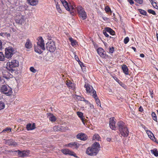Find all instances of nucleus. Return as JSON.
<instances>
[{
  "label": "nucleus",
  "mask_w": 158,
  "mask_h": 158,
  "mask_svg": "<svg viewBox=\"0 0 158 158\" xmlns=\"http://www.w3.org/2000/svg\"><path fill=\"white\" fill-rule=\"evenodd\" d=\"M100 146L98 142H95L91 147H88L86 151V153L90 156H96L98 152Z\"/></svg>",
  "instance_id": "nucleus-1"
},
{
  "label": "nucleus",
  "mask_w": 158,
  "mask_h": 158,
  "mask_svg": "<svg viewBox=\"0 0 158 158\" xmlns=\"http://www.w3.org/2000/svg\"><path fill=\"white\" fill-rule=\"evenodd\" d=\"M18 61L14 60L11 62H8L6 65V68L9 72L12 73H15L17 72V68L19 65Z\"/></svg>",
  "instance_id": "nucleus-2"
},
{
  "label": "nucleus",
  "mask_w": 158,
  "mask_h": 158,
  "mask_svg": "<svg viewBox=\"0 0 158 158\" xmlns=\"http://www.w3.org/2000/svg\"><path fill=\"white\" fill-rule=\"evenodd\" d=\"M119 135L124 137H127L129 134V131L127 128L125 126V123L122 121H120L117 123Z\"/></svg>",
  "instance_id": "nucleus-3"
},
{
  "label": "nucleus",
  "mask_w": 158,
  "mask_h": 158,
  "mask_svg": "<svg viewBox=\"0 0 158 158\" xmlns=\"http://www.w3.org/2000/svg\"><path fill=\"white\" fill-rule=\"evenodd\" d=\"M38 38L39 39L38 40V41L37 42V46L35 45L34 46V50L36 52L39 53H41L42 52L41 49L43 50H45L44 44V40L43 39L42 37H40Z\"/></svg>",
  "instance_id": "nucleus-4"
},
{
  "label": "nucleus",
  "mask_w": 158,
  "mask_h": 158,
  "mask_svg": "<svg viewBox=\"0 0 158 158\" xmlns=\"http://www.w3.org/2000/svg\"><path fill=\"white\" fill-rule=\"evenodd\" d=\"M1 92L7 96L11 95L12 93V89L8 85H3L0 88Z\"/></svg>",
  "instance_id": "nucleus-5"
},
{
  "label": "nucleus",
  "mask_w": 158,
  "mask_h": 158,
  "mask_svg": "<svg viewBox=\"0 0 158 158\" xmlns=\"http://www.w3.org/2000/svg\"><path fill=\"white\" fill-rule=\"evenodd\" d=\"M46 48L50 52H53L56 49L55 42L52 40H49L46 44Z\"/></svg>",
  "instance_id": "nucleus-6"
},
{
  "label": "nucleus",
  "mask_w": 158,
  "mask_h": 158,
  "mask_svg": "<svg viewBox=\"0 0 158 158\" xmlns=\"http://www.w3.org/2000/svg\"><path fill=\"white\" fill-rule=\"evenodd\" d=\"M76 9L80 17L83 20L85 19L86 18L87 15L84 9L80 6H78L77 7Z\"/></svg>",
  "instance_id": "nucleus-7"
},
{
  "label": "nucleus",
  "mask_w": 158,
  "mask_h": 158,
  "mask_svg": "<svg viewBox=\"0 0 158 158\" xmlns=\"http://www.w3.org/2000/svg\"><path fill=\"white\" fill-rule=\"evenodd\" d=\"M13 48L10 47L5 49V56L6 58L9 59L11 57L13 54Z\"/></svg>",
  "instance_id": "nucleus-8"
},
{
  "label": "nucleus",
  "mask_w": 158,
  "mask_h": 158,
  "mask_svg": "<svg viewBox=\"0 0 158 158\" xmlns=\"http://www.w3.org/2000/svg\"><path fill=\"white\" fill-rule=\"evenodd\" d=\"M84 87L86 88L87 92L90 94L91 95H94L96 91L93 89L92 86L88 84H85Z\"/></svg>",
  "instance_id": "nucleus-9"
},
{
  "label": "nucleus",
  "mask_w": 158,
  "mask_h": 158,
  "mask_svg": "<svg viewBox=\"0 0 158 158\" xmlns=\"http://www.w3.org/2000/svg\"><path fill=\"white\" fill-rule=\"evenodd\" d=\"M15 21L17 23L21 24L24 22V17L23 15H17Z\"/></svg>",
  "instance_id": "nucleus-10"
},
{
  "label": "nucleus",
  "mask_w": 158,
  "mask_h": 158,
  "mask_svg": "<svg viewBox=\"0 0 158 158\" xmlns=\"http://www.w3.org/2000/svg\"><path fill=\"white\" fill-rule=\"evenodd\" d=\"M18 152V155L20 157H23L27 156L29 154L30 151L29 150L21 151L19 150L16 151Z\"/></svg>",
  "instance_id": "nucleus-11"
},
{
  "label": "nucleus",
  "mask_w": 158,
  "mask_h": 158,
  "mask_svg": "<svg viewBox=\"0 0 158 158\" xmlns=\"http://www.w3.org/2000/svg\"><path fill=\"white\" fill-rule=\"evenodd\" d=\"M65 146L68 147H70L73 148H75L77 149L79 147V144L77 142H72L67 144H66Z\"/></svg>",
  "instance_id": "nucleus-12"
},
{
  "label": "nucleus",
  "mask_w": 158,
  "mask_h": 158,
  "mask_svg": "<svg viewBox=\"0 0 158 158\" xmlns=\"http://www.w3.org/2000/svg\"><path fill=\"white\" fill-rule=\"evenodd\" d=\"M53 129L54 131H65L66 130V128L65 127H64L62 126H56L54 127Z\"/></svg>",
  "instance_id": "nucleus-13"
},
{
  "label": "nucleus",
  "mask_w": 158,
  "mask_h": 158,
  "mask_svg": "<svg viewBox=\"0 0 158 158\" xmlns=\"http://www.w3.org/2000/svg\"><path fill=\"white\" fill-rule=\"evenodd\" d=\"M61 152H62L65 155L69 154L73 156H75L74 155L75 154L73 152L70 151L68 149H64L61 150Z\"/></svg>",
  "instance_id": "nucleus-14"
},
{
  "label": "nucleus",
  "mask_w": 158,
  "mask_h": 158,
  "mask_svg": "<svg viewBox=\"0 0 158 158\" xmlns=\"http://www.w3.org/2000/svg\"><path fill=\"white\" fill-rule=\"evenodd\" d=\"M77 114L81 118V120L83 123L85 124V123H86L87 120L85 119V118L83 116V113L81 112L78 111L77 112Z\"/></svg>",
  "instance_id": "nucleus-15"
},
{
  "label": "nucleus",
  "mask_w": 158,
  "mask_h": 158,
  "mask_svg": "<svg viewBox=\"0 0 158 158\" xmlns=\"http://www.w3.org/2000/svg\"><path fill=\"white\" fill-rule=\"evenodd\" d=\"M114 118H110L109 121L110 126L112 130H114L115 128V122L114 121Z\"/></svg>",
  "instance_id": "nucleus-16"
},
{
  "label": "nucleus",
  "mask_w": 158,
  "mask_h": 158,
  "mask_svg": "<svg viewBox=\"0 0 158 158\" xmlns=\"http://www.w3.org/2000/svg\"><path fill=\"white\" fill-rule=\"evenodd\" d=\"M35 123H33L32 125L30 123H29L27 125L26 128L28 131L30 130H33L35 129Z\"/></svg>",
  "instance_id": "nucleus-17"
},
{
  "label": "nucleus",
  "mask_w": 158,
  "mask_h": 158,
  "mask_svg": "<svg viewBox=\"0 0 158 158\" xmlns=\"http://www.w3.org/2000/svg\"><path fill=\"white\" fill-rule=\"evenodd\" d=\"M25 47L27 49H30L32 47V44L29 39H27L26 40Z\"/></svg>",
  "instance_id": "nucleus-18"
},
{
  "label": "nucleus",
  "mask_w": 158,
  "mask_h": 158,
  "mask_svg": "<svg viewBox=\"0 0 158 158\" xmlns=\"http://www.w3.org/2000/svg\"><path fill=\"white\" fill-rule=\"evenodd\" d=\"M77 137L78 139H79L81 140H85L87 139L85 135L82 133H81L80 134H79L77 135Z\"/></svg>",
  "instance_id": "nucleus-19"
},
{
  "label": "nucleus",
  "mask_w": 158,
  "mask_h": 158,
  "mask_svg": "<svg viewBox=\"0 0 158 158\" xmlns=\"http://www.w3.org/2000/svg\"><path fill=\"white\" fill-rule=\"evenodd\" d=\"M27 2L31 6H35L38 3V0H27Z\"/></svg>",
  "instance_id": "nucleus-20"
},
{
  "label": "nucleus",
  "mask_w": 158,
  "mask_h": 158,
  "mask_svg": "<svg viewBox=\"0 0 158 158\" xmlns=\"http://www.w3.org/2000/svg\"><path fill=\"white\" fill-rule=\"evenodd\" d=\"M63 6L66 8V10L68 11L70 10V9L69 7L68 3L65 0H60Z\"/></svg>",
  "instance_id": "nucleus-21"
},
{
  "label": "nucleus",
  "mask_w": 158,
  "mask_h": 158,
  "mask_svg": "<svg viewBox=\"0 0 158 158\" xmlns=\"http://www.w3.org/2000/svg\"><path fill=\"white\" fill-rule=\"evenodd\" d=\"M92 96L94 98L95 100L96 103L97 104L98 106H101V103L99 99L98 98L97 95L96 94V93H95L94 94L92 95Z\"/></svg>",
  "instance_id": "nucleus-22"
},
{
  "label": "nucleus",
  "mask_w": 158,
  "mask_h": 158,
  "mask_svg": "<svg viewBox=\"0 0 158 158\" xmlns=\"http://www.w3.org/2000/svg\"><path fill=\"white\" fill-rule=\"evenodd\" d=\"M97 52L98 54L101 57H104L105 55L104 53H103V49L101 48H99L97 50Z\"/></svg>",
  "instance_id": "nucleus-23"
},
{
  "label": "nucleus",
  "mask_w": 158,
  "mask_h": 158,
  "mask_svg": "<svg viewBox=\"0 0 158 158\" xmlns=\"http://www.w3.org/2000/svg\"><path fill=\"white\" fill-rule=\"evenodd\" d=\"M122 69L124 73L126 75H128L129 74L128 69L126 65L123 64L122 66Z\"/></svg>",
  "instance_id": "nucleus-24"
},
{
  "label": "nucleus",
  "mask_w": 158,
  "mask_h": 158,
  "mask_svg": "<svg viewBox=\"0 0 158 158\" xmlns=\"http://www.w3.org/2000/svg\"><path fill=\"white\" fill-rule=\"evenodd\" d=\"M146 132L149 137L152 140H153V138L155 139V137L153 134L149 130H146Z\"/></svg>",
  "instance_id": "nucleus-25"
},
{
  "label": "nucleus",
  "mask_w": 158,
  "mask_h": 158,
  "mask_svg": "<svg viewBox=\"0 0 158 158\" xmlns=\"http://www.w3.org/2000/svg\"><path fill=\"white\" fill-rule=\"evenodd\" d=\"M105 29L107 32H109L111 35H113L115 33L114 31L110 28L106 27Z\"/></svg>",
  "instance_id": "nucleus-26"
},
{
  "label": "nucleus",
  "mask_w": 158,
  "mask_h": 158,
  "mask_svg": "<svg viewBox=\"0 0 158 158\" xmlns=\"http://www.w3.org/2000/svg\"><path fill=\"white\" fill-rule=\"evenodd\" d=\"M101 138L100 137L99 135L97 134H95L93 136V140H96L97 141L100 140Z\"/></svg>",
  "instance_id": "nucleus-27"
},
{
  "label": "nucleus",
  "mask_w": 158,
  "mask_h": 158,
  "mask_svg": "<svg viewBox=\"0 0 158 158\" xmlns=\"http://www.w3.org/2000/svg\"><path fill=\"white\" fill-rule=\"evenodd\" d=\"M69 41L71 42V44L72 46H74L77 44V42L75 40H73L72 38H69Z\"/></svg>",
  "instance_id": "nucleus-28"
},
{
  "label": "nucleus",
  "mask_w": 158,
  "mask_h": 158,
  "mask_svg": "<svg viewBox=\"0 0 158 158\" xmlns=\"http://www.w3.org/2000/svg\"><path fill=\"white\" fill-rule=\"evenodd\" d=\"M7 143L9 145H14L15 146L16 145V143L15 142V141L13 140H9L7 141Z\"/></svg>",
  "instance_id": "nucleus-29"
},
{
  "label": "nucleus",
  "mask_w": 158,
  "mask_h": 158,
  "mask_svg": "<svg viewBox=\"0 0 158 158\" xmlns=\"http://www.w3.org/2000/svg\"><path fill=\"white\" fill-rule=\"evenodd\" d=\"M0 35L3 37H6L8 38L9 37H10V33H7L6 32H3L0 33Z\"/></svg>",
  "instance_id": "nucleus-30"
},
{
  "label": "nucleus",
  "mask_w": 158,
  "mask_h": 158,
  "mask_svg": "<svg viewBox=\"0 0 158 158\" xmlns=\"http://www.w3.org/2000/svg\"><path fill=\"white\" fill-rule=\"evenodd\" d=\"M151 153L153 154L156 156H158V152L156 149H154L153 150H151Z\"/></svg>",
  "instance_id": "nucleus-31"
},
{
  "label": "nucleus",
  "mask_w": 158,
  "mask_h": 158,
  "mask_svg": "<svg viewBox=\"0 0 158 158\" xmlns=\"http://www.w3.org/2000/svg\"><path fill=\"white\" fill-rule=\"evenodd\" d=\"M5 56L2 52H0V61H3L5 60Z\"/></svg>",
  "instance_id": "nucleus-32"
},
{
  "label": "nucleus",
  "mask_w": 158,
  "mask_h": 158,
  "mask_svg": "<svg viewBox=\"0 0 158 158\" xmlns=\"http://www.w3.org/2000/svg\"><path fill=\"white\" fill-rule=\"evenodd\" d=\"M77 97H79L78 98V99L80 100L81 101H84L86 103H89V102L85 99L83 97H81V96H77Z\"/></svg>",
  "instance_id": "nucleus-33"
},
{
  "label": "nucleus",
  "mask_w": 158,
  "mask_h": 158,
  "mask_svg": "<svg viewBox=\"0 0 158 158\" xmlns=\"http://www.w3.org/2000/svg\"><path fill=\"white\" fill-rule=\"evenodd\" d=\"M49 119L52 122L55 121L56 120L55 117L52 114L51 115L49 116Z\"/></svg>",
  "instance_id": "nucleus-34"
},
{
  "label": "nucleus",
  "mask_w": 158,
  "mask_h": 158,
  "mask_svg": "<svg viewBox=\"0 0 158 158\" xmlns=\"http://www.w3.org/2000/svg\"><path fill=\"white\" fill-rule=\"evenodd\" d=\"M105 10L107 13H111L112 11L111 10V9L108 6H107L105 8Z\"/></svg>",
  "instance_id": "nucleus-35"
},
{
  "label": "nucleus",
  "mask_w": 158,
  "mask_h": 158,
  "mask_svg": "<svg viewBox=\"0 0 158 158\" xmlns=\"http://www.w3.org/2000/svg\"><path fill=\"white\" fill-rule=\"evenodd\" d=\"M152 117L153 118L154 120L156 122H157V118L156 115L155 113L154 112H152Z\"/></svg>",
  "instance_id": "nucleus-36"
},
{
  "label": "nucleus",
  "mask_w": 158,
  "mask_h": 158,
  "mask_svg": "<svg viewBox=\"0 0 158 158\" xmlns=\"http://www.w3.org/2000/svg\"><path fill=\"white\" fill-rule=\"evenodd\" d=\"M5 104L2 101H0V110L3 109L5 107Z\"/></svg>",
  "instance_id": "nucleus-37"
},
{
  "label": "nucleus",
  "mask_w": 158,
  "mask_h": 158,
  "mask_svg": "<svg viewBox=\"0 0 158 158\" xmlns=\"http://www.w3.org/2000/svg\"><path fill=\"white\" fill-rule=\"evenodd\" d=\"M138 10L142 15H146L147 14V12L141 9H138Z\"/></svg>",
  "instance_id": "nucleus-38"
},
{
  "label": "nucleus",
  "mask_w": 158,
  "mask_h": 158,
  "mask_svg": "<svg viewBox=\"0 0 158 158\" xmlns=\"http://www.w3.org/2000/svg\"><path fill=\"white\" fill-rule=\"evenodd\" d=\"M148 12L150 14H152L153 15H156V13L155 11L152 9H148Z\"/></svg>",
  "instance_id": "nucleus-39"
},
{
  "label": "nucleus",
  "mask_w": 158,
  "mask_h": 158,
  "mask_svg": "<svg viewBox=\"0 0 158 158\" xmlns=\"http://www.w3.org/2000/svg\"><path fill=\"white\" fill-rule=\"evenodd\" d=\"M56 8L58 12L60 13H61L62 12V11L59 5H57L56 6Z\"/></svg>",
  "instance_id": "nucleus-40"
},
{
  "label": "nucleus",
  "mask_w": 158,
  "mask_h": 158,
  "mask_svg": "<svg viewBox=\"0 0 158 158\" xmlns=\"http://www.w3.org/2000/svg\"><path fill=\"white\" fill-rule=\"evenodd\" d=\"M129 38L128 37H126L124 39V43L125 44H127V43L128 42V41H129Z\"/></svg>",
  "instance_id": "nucleus-41"
},
{
  "label": "nucleus",
  "mask_w": 158,
  "mask_h": 158,
  "mask_svg": "<svg viewBox=\"0 0 158 158\" xmlns=\"http://www.w3.org/2000/svg\"><path fill=\"white\" fill-rule=\"evenodd\" d=\"M114 51V48L113 47L110 48L109 49V52L110 53H112Z\"/></svg>",
  "instance_id": "nucleus-42"
},
{
  "label": "nucleus",
  "mask_w": 158,
  "mask_h": 158,
  "mask_svg": "<svg viewBox=\"0 0 158 158\" xmlns=\"http://www.w3.org/2000/svg\"><path fill=\"white\" fill-rule=\"evenodd\" d=\"M11 129L10 128H5L4 129L3 131H7L8 133V132H10L11 131Z\"/></svg>",
  "instance_id": "nucleus-43"
},
{
  "label": "nucleus",
  "mask_w": 158,
  "mask_h": 158,
  "mask_svg": "<svg viewBox=\"0 0 158 158\" xmlns=\"http://www.w3.org/2000/svg\"><path fill=\"white\" fill-rule=\"evenodd\" d=\"M152 6L156 9H157L158 8V6L157 5L156 3L155 2H154L153 3H152Z\"/></svg>",
  "instance_id": "nucleus-44"
},
{
  "label": "nucleus",
  "mask_w": 158,
  "mask_h": 158,
  "mask_svg": "<svg viewBox=\"0 0 158 158\" xmlns=\"http://www.w3.org/2000/svg\"><path fill=\"white\" fill-rule=\"evenodd\" d=\"M30 70L34 73H35L36 71V70L35 69L34 67H32L30 68Z\"/></svg>",
  "instance_id": "nucleus-45"
},
{
  "label": "nucleus",
  "mask_w": 158,
  "mask_h": 158,
  "mask_svg": "<svg viewBox=\"0 0 158 158\" xmlns=\"http://www.w3.org/2000/svg\"><path fill=\"white\" fill-rule=\"evenodd\" d=\"M119 85L125 88V87H126V86L125 85V84H123L122 82L120 81L119 82Z\"/></svg>",
  "instance_id": "nucleus-46"
},
{
  "label": "nucleus",
  "mask_w": 158,
  "mask_h": 158,
  "mask_svg": "<svg viewBox=\"0 0 158 158\" xmlns=\"http://www.w3.org/2000/svg\"><path fill=\"white\" fill-rule=\"evenodd\" d=\"M103 34L106 37H108L109 36V35L107 34V33L106 31H103Z\"/></svg>",
  "instance_id": "nucleus-47"
},
{
  "label": "nucleus",
  "mask_w": 158,
  "mask_h": 158,
  "mask_svg": "<svg viewBox=\"0 0 158 158\" xmlns=\"http://www.w3.org/2000/svg\"><path fill=\"white\" fill-rule=\"evenodd\" d=\"M75 58L77 61H80V60H79V58L77 56V55H75Z\"/></svg>",
  "instance_id": "nucleus-48"
},
{
  "label": "nucleus",
  "mask_w": 158,
  "mask_h": 158,
  "mask_svg": "<svg viewBox=\"0 0 158 158\" xmlns=\"http://www.w3.org/2000/svg\"><path fill=\"white\" fill-rule=\"evenodd\" d=\"M128 1L131 4H132L134 3V2L132 0H128Z\"/></svg>",
  "instance_id": "nucleus-49"
},
{
  "label": "nucleus",
  "mask_w": 158,
  "mask_h": 158,
  "mask_svg": "<svg viewBox=\"0 0 158 158\" xmlns=\"http://www.w3.org/2000/svg\"><path fill=\"white\" fill-rule=\"evenodd\" d=\"M2 48V42L1 40H0V49Z\"/></svg>",
  "instance_id": "nucleus-50"
},
{
  "label": "nucleus",
  "mask_w": 158,
  "mask_h": 158,
  "mask_svg": "<svg viewBox=\"0 0 158 158\" xmlns=\"http://www.w3.org/2000/svg\"><path fill=\"white\" fill-rule=\"evenodd\" d=\"M79 62H80V63H79V64H80V65L81 66V68H82V65L83 66V67H84V66L83 63L81 62L80 61Z\"/></svg>",
  "instance_id": "nucleus-51"
},
{
  "label": "nucleus",
  "mask_w": 158,
  "mask_h": 158,
  "mask_svg": "<svg viewBox=\"0 0 158 158\" xmlns=\"http://www.w3.org/2000/svg\"><path fill=\"white\" fill-rule=\"evenodd\" d=\"M143 108L141 107V106H140L139 108V111L141 112V111H143Z\"/></svg>",
  "instance_id": "nucleus-52"
},
{
  "label": "nucleus",
  "mask_w": 158,
  "mask_h": 158,
  "mask_svg": "<svg viewBox=\"0 0 158 158\" xmlns=\"http://www.w3.org/2000/svg\"><path fill=\"white\" fill-rule=\"evenodd\" d=\"M106 140L108 142H110V141L111 140V139L109 138H107L106 139Z\"/></svg>",
  "instance_id": "nucleus-53"
},
{
  "label": "nucleus",
  "mask_w": 158,
  "mask_h": 158,
  "mask_svg": "<svg viewBox=\"0 0 158 158\" xmlns=\"http://www.w3.org/2000/svg\"><path fill=\"white\" fill-rule=\"evenodd\" d=\"M140 56L142 57H144V55L142 53L140 54Z\"/></svg>",
  "instance_id": "nucleus-54"
},
{
  "label": "nucleus",
  "mask_w": 158,
  "mask_h": 158,
  "mask_svg": "<svg viewBox=\"0 0 158 158\" xmlns=\"http://www.w3.org/2000/svg\"><path fill=\"white\" fill-rule=\"evenodd\" d=\"M149 0L150 1V2H151L152 4L153 3V2H155L154 1L155 0Z\"/></svg>",
  "instance_id": "nucleus-55"
},
{
  "label": "nucleus",
  "mask_w": 158,
  "mask_h": 158,
  "mask_svg": "<svg viewBox=\"0 0 158 158\" xmlns=\"http://www.w3.org/2000/svg\"><path fill=\"white\" fill-rule=\"evenodd\" d=\"M132 48L134 50L135 52L136 51V49L135 47H132Z\"/></svg>",
  "instance_id": "nucleus-56"
},
{
  "label": "nucleus",
  "mask_w": 158,
  "mask_h": 158,
  "mask_svg": "<svg viewBox=\"0 0 158 158\" xmlns=\"http://www.w3.org/2000/svg\"><path fill=\"white\" fill-rule=\"evenodd\" d=\"M72 84V83H70V84H67V85L68 86H69V87H70L71 86V85Z\"/></svg>",
  "instance_id": "nucleus-57"
},
{
  "label": "nucleus",
  "mask_w": 158,
  "mask_h": 158,
  "mask_svg": "<svg viewBox=\"0 0 158 158\" xmlns=\"http://www.w3.org/2000/svg\"><path fill=\"white\" fill-rule=\"evenodd\" d=\"M153 93H151V96L152 98L153 97V95H152Z\"/></svg>",
  "instance_id": "nucleus-58"
},
{
  "label": "nucleus",
  "mask_w": 158,
  "mask_h": 158,
  "mask_svg": "<svg viewBox=\"0 0 158 158\" xmlns=\"http://www.w3.org/2000/svg\"><path fill=\"white\" fill-rule=\"evenodd\" d=\"M71 8H72V9L73 10L74 9V8L73 7H72L71 6Z\"/></svg>",
  "instance_id": "nucleus-59"
},
{
  "label": "nucleus",
  "mask_w": 158,
  "mask_h": 158,
  "mask_svg": "<svg viewBox=\"0 0 158 158\" xmlns=\"http://www.w3.org/2000/svg\"><path fill=\"white\" fill-rule=\"evenodd\" d=\"M156 36L157 38L158 37V34L157 33L156 34Z\"/></svg>",
  "instance_id": "nucleus-60"
},
{
  "label": "nucleus",
  "mask_w": 158,
  "mask_h": 158,
  "mask_svg": "<svg viewBox=\"0 0 158 158\" xmlns=\"http://www.w3.org/2000/svg\"><path fill=\"white\" fill-rule=\"evenodd\" d=\"M5 77V78H8L7 77Z\"/></svg>",
  "instance_id": "nucleus-61"
},
{
  "label": "nucleus",
  "mask_w": 158,
  "mask_h": 158,
  "mask_svg": "<svg viewBox=\"0 0 158 158\" xmlns=\"http://www.w3.org/2000/svg\"><path fill=\"white\" fill-rule=\"evenodd\" d=\"M146 127H145V128H144V129H145V130H146Z\"/></svg>",
  "instance_id": "nucleus-62"
},
{
  "label": "nucleus",
  "mask_w": 158,
  "mask_h": 158,
  "mask_svg": "<svg viewBox=\"0 0 158 158\" xmlns=\"http://www.w3.org/2000/svg\"><path fill=\"white\" fill-rule=\"evenodd\" d=\"M157 41H158V37H157Z\"/></svg>",
  "instance_id": "nucleus-63"
},
{
  "label": "nucleus",
  "mask_w": 158,
  "mask_h": 158,
  "mask_svg": "<svg viewBox=\"0 0 158 158\" xmlns=\"http://www.w3.org/2000/svg\"><path fill=\"white\" fill-rule=\"evenodd\" d=\"M67 84H70L68 83H67Z\"/></svg>",
  "instance_id": "nucleus-64"
}]
</instances>
